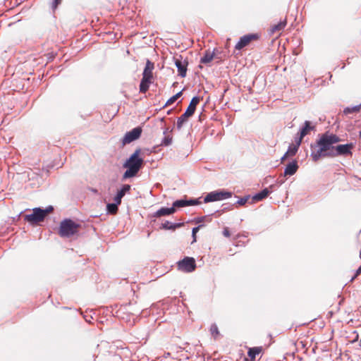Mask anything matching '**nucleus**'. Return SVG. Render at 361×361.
Masks as SVG:
<instances>
[{
  "instance_id": "obj_20",
  "label": "nucleus",
  "mask_w": 361,
  "mask_h": 361,
  "mask_svg": "<svg viewBox=\"0 0 361 361\" xmlns=\"http://www.w3.org/2000/svg\"><path fill=\"white\" fill-rule=\"evenodd\" d=\"M175 212H176V209L173 207L171 208L162 207L155 213L154 216L160 217L162 216L170 215V214H173Z\"/></svg>"
},
{
  "instance_id": "obj_28",
  "label": "nucleus",
  "mask_w": 361,
  "mask_h": 361,
  "mask_svg": "<svg viewBox=\"0 0 361 361\" xmlns=\"http://www.w3.org/2000/svg\"><path fill=\"white\" fill-rule=\"evenodd\" d=\"M172 140H173L172 136H171L169 135H166L161 142V145H164V146L170 145L172 143Z\"/></svg>"
},
{
  "instance_id": "obj_14",
  "label": "nucleus",
  "mask_w": 361,
  "mask_h": 361,
  "mask_svg": "<svg viewBox=\"0 0 361 361\" xmlns=\"http://www.w3.org/2000/svg\"><path fill=\"white\" fill-rule=\"evenodd\" d=\"M298 169V162L296 161H293L291 163L288 164L284 171V176H293L294 175Z\"/></svg>"
},
{
  "instance_id": "obj_36",
  "label": "nucleus",
  "mask_w": 361,
  "mask_h": 361,
  "mask_svg": "<svg viewBox=\"0 0 361 361\" xmlns=\"http://www.w3.org/2000/svg\"><path fill=\"white\" fill-rule=\"evenodd\" d=\"M360 137L361 138V130L360 131Z\"/></svg>"
},
{
  "instance_id": "obj_25",
  "label": "nucleus",
  "mask_w": 361,
  "mask_h": 361,
  "mask_svg": "<svg viewBox=\"0 0 361 361\" xmlns=\"http://www.w3.org/2000/svg\"><path fill=\"white\" fill-rule=\"evenodd\" d=\"M209 331L214 339H216L220 336L219 328L216 324H212L211 325Z\"/></svg>"
},
{
  "instance_id": "obj_23",
  "label": "nucleus",
  "mask_w": 361,
  "mask_h": 361,
  "mask_svg": "<svg viewBox=\"0 0 361 361\" xmlns=\"http://www.w3.org/2000/svg\"><path fill=\"white\" fill-rule=\"evenodd\" d=\"M269 193V190L267 188H265L263 190H262L260 192L256 194L253 197V200L255 201L262 200L263 199H264L265 197H267L268 196Z\"/></svg>"
},
{
  "instance_id": "obj_4",
  "label": "nucleus",
  "mask_w": 361,
  "mask_h": 361,
  "mask_svg": "<svg viewBox=\"0 0 361 361\" xmlns=\"http://www.w3.org/2000/svg\"><path fill=\"white\" fill-rule=\"evenodd\" d=\"M53 211V207L51 206L48 207L45 209H42L40 208H35L32 210V213L30 214H26L24 216V219L26 221L30 224H37L44 221L46 216L51 213Z\"/></svg>"
},
{
  "instance_id": "obj_12",
  "label": "nucleus",
  "mask_w": 361,
  "mask_h": 361,
  "mask_svg": "<svg viewBox=\"0 0 361 361\" xmlns=\"http://www.w3.org/2000/svg\"><path fill=\"white\" fill-rule=\"evenodd\" d=\"M287 24L286 19L281 20L277 24L273 25L270 28V33L271 35H276L277 36L281 35V31L284 29Z\"/></svg>"
},
{
  "instance_id": "obj_8",
  "label": "nucleus",
  "mask_w": 361,
  "mask_h": 361,
  "mask_svg": "<svg viewBox=\"0 0 361 361\" xmlns=\"http://www.w3.org/2000/svg\"><path fill=\"white\" fill-rule=\"evenodd\" d=\"M232 196L231 192L226 191H214L206 195L204 197V202H214L228 199Z\"/></svg>"
},
{
  "instance_id": "obj_26",
  "label": "nucleus",
  "mask_w": 361,
  "mask_h": 361,
  "mask_svg": "<svg viewBox=\"0 0 361 361\" xmlns=\"http://www.w3.org/2000/svg\"><path fill=\"white\" fill-rule=\"evenodd\" d=\"M119 204L117 202L108 204L106 206L108 212L111 214H116L118 212V205Z\"/></svg>"
},
{
  "instance_id": "obj_31",
  "label": "nucleus",
  "mask_w": 361,
  "mask_h": 361,
  "mask_svg": "<svg viewBox=\"0 0 361 361\" xmlns=\"http://www.w3.org/2000/svg\"><path fill=\"white\" fill-rule=\"evenodd\" d=\"M203 226L202 225H200L197 227H195L192 228V238H193V240H192V243H195L196 242V234L198 232V231L200 230V228L201 227H202Z\"/></svg>"
},
{
  "instance_id": "obj_19",
  "label": "nucleus",
  "mask_w": 361,
  "mask_h": 361,
  "mask_svg": "<svg viewBox=\"0 0 361 361\" xmlns=\"http://www.w3.org/2000/svg\"><path fill=\"white\" fill-rule=\"evenodd\" d=\"M153 82L154 81L142 77L140 84V92L145 93L149 90V85Z\"/></svg>"
},
{
  "instance_id": "obj_5",
  "label": "nucleus",
  "mask_w": 361,
  "mask_h": 361,
  "mask_svg": "<svg viewBox=\"0 0 361 361\" xmlns=\"http://www.w3.org/2000/svg\"><path fill=\"white\" fill-rule=\"evenodd\" d=\"M200 101V99L199 97H194L191 99L189 106H188L185 113L177 119L176 126L178 130L183 127V124L188 121V118L194 114L196 106L199 104Z\"/></svg>"
},
{
  "instance_id": "obj_9",
  "label": "nucleus",
  "mask_w": 361,
  "mask_h": 361,
  "mask_svg": "<svg viewBox=\"0 0 361 361\" xmlns=\"http://www.w3.org/2000/svg\"><path fill=\"white\" fill-rule=\"evenodd\" d=\"M142 132V130L141 127H136L130 131L127 132L122 140L123 145H125L137 140L140 137Z\"/></svg>"
},
{
  "instance_id": "obj_35",
  "label": "nucleus",
  "mask_w": 361,
  "mask_h": 361,
  "mask_svg": "<svg viewBox=\"0 0 361 361\" xmlns=\"http://www.w3.org/2000/svg\"><path fill=\"white\" fill-rule=\"evenodd\" d=\"M223 234L225 237H227V238L230 237L231 234H230V232H229L228 228H224V230L223 231Z\"/></svg>"
},
{
  "instance_id": "obj_16",
  "label": "nucleus",
  "mask_w": 361,
  "mask_h": 361,
  "mask_svg": "<svg viewBox=\"0 0 361 361\" xmlns=\"http://www.w3.org/2000/svg\"><path fill=\"white\" fill-rule=\"evenodd\" d=\"M262 352L263 348L262 346L250 348L247 351V356L250 361H255L256 356L259 355Z\"/></svg>"
},
{
  "instance_id": "obj_3",
  "label": "nucleus",
  "mask_w": 361,
  "mask_h": 361,
  "mask_svg": "<svg viewBox=\"0 0 361 361\" xmlns=\"http://www.w3.org/2000/svg\"><path fill=\"white\" fill-rule=\"evenodd\" d=\"M80 225L71 219H65L60 224L59 235L62 238H70L78 232Z\"/></svg>"
},
{
  "instance_id": "obj_2",
  "label": "nucleus",
  "mask_w": 361,
  "mask_h": 361,
  "mask_svg": "<svg viewBox=\"0 0 361 361\" xmlns=\"http://www.w3.org/2000/svg\"><path fill=\"white\" fill-rule=\"evenodd\" d=\"M140 154V149H136L123 164V167L127 169L123 175V179L135 177L142 168L144 160Z\"/></svg>"
},
{
  "instance_id": "obj_6",
  "label": "nucleus",
  "mask_w": 361,
  "mask_h": 361,
  "mask_svg": "<svg viewBox=\"0 0 361 361\" xmlns=\"http://www.w3.org/2000/svg\"><path fill=\"white\" fill-rule=\"evenodd\" d=\"M177 267L179 271L183 272H192L196 269L195 259L193 257H185L182 260L178 262Z\"/></svg>"
},
{
  "instance_id": "obj_18",
  "label": "nucleus",
  "mask_w": 361,
  "mask_h": 361,
  "mask_svg": "<svg viewBox=\"0 0 361 361\" xmlns=\"http://www.w3.org/2000/svg\"><path fill=\"white\" fill-rule=\"evenodd\" d=\"M130 190V185L126 184L123 185L121 190H120L116 195L114 197V200L115 202H117V204L121 203V199L122 197L126 195L127 192H128Z\"/></svg>"
},
{
  "instance_id": "obj_33",
  "label": "nucleus",
  "mask_w": 361,
  "mask_h": 361,
  "mask_svg": "<svg viewBox=\"0 0 361 361\" xmlns=\"http://www.w3.org/2000/svg\"><path fill=\"white\" fill-rule=\"evenodd\" d=\"M247 198H241L237 202V203L240 205H244L247 202Z\"/></svg>"
},
{
  "instance_id": "obj_1",
  "label": "nucleus",
  "mask_w": 361,
  "mask_h": 361,
  "mask_svg": "<svg viewBox=\"0 0 361 361\" xmlns=\"http://www.w3.org/2000/svg\"><path fill=\"white\" fill-rule=\"evenodd\" d=\"M340 142V138L334 134L324 133L317 142V149L312 150L311 157L314 161H319L322 157H335L334 144Z\"/></svg>"
},
{
  "instance_id": "obj_30",
  "label": "nucleus",
  "mask_w": 361,
  "mask_h": 361,
  "mask_svg": "<svg viewBox=\"0 0 361 361\" xmlns=\"http://www.w3.org/2000/svg\"><path fill=\"white\" fill-rule=\"evenodd\" d=\"M212 219L209 218V216H204L201 217H197L195 219V223L200 224L202 222H204V221H211Z\"/></svg>"
},
{
  "instance_id": "obj_7",
  "label": "nucleus",
  "mask_w": 361,
  "mask_h": 361,
  "mask_svg": "<svg viewBox=\"0 0 361 361\" xmlns=\"http://www.w3.org/2000/svg\"><path fill=\"white\" fill-rule=\"evenodd\" d=\"M259 37L260 35L257 33H252L243 35L240 38V40L235 44V48L237 50H240L244 47L250 45L252 42L258 40Z\"/></svg>"
},
{
  "instance_id": "obj_11",
  "label": "nucleus",
  "mask_w": 361,
  "mask_h": 361,
  "mask_svg": "<svg viewBox=\"0 0 361 361\" xmlns=\"http://www.w3.org/2000/svg\"><path fill=\"white\" fill-rule=\"evenodd\" d=\"M154 68V63H152L149 60H147L146 62L145 69L142 73V77L154 81V76H153Z\"/></svg>"
},
{
  "instance_id": "obj_15",
  "label": "nucleus",
  "mask_w": 361,
  "mask_h": 361,
  "mask_svg": "<svg viewBox=\"0 0 361 361\" xmlns=\"http://www.w3.org/2000/svg\"><path fill=\"white\" fill-rule=\"evenodd\" d=\"M199 203V202L196 200H176L173 203V207H184L186 206L190 205H196Z\"/></svg>"
},
{
  "instance_id": "obj_29",
  "label": "nucleus",
  "mask_w": 361,
  "mask_h": 361,
  "mask_svg": "<svg viewBox=\"0 0 361 361\" xmlns=\"http://www.w3.org/2000/svg\"><path fill=\"white\" fill-rule=\"evenodd\" d=\"M360 109V107L359 106H355L352 107V108L348 107V108L344 109L343 112L345 114H352V113H354V112L359 111Z\"/></svg>"
},
{
  "instance_id": "obj_21",
  "label": "nucleus",
  "mask_w": 361,
  "mask_h": 361,
  "mask_svg": "<svg viewBox=\"0 0 361 361\" xmlns=\"http://www.w3.org/2000/svg\"><path fill=\"white\" fill-rule=\"evenodd\" d=\"M312 128L310 127V123L309 121H305V126L301 129L300 130V141H301V140L306 135L309 133L310 130L312 129ZM300 145V143H298V145Z\"/></svg>"
},
{
  "instance_id": "obj_17",
  "label": "nucleus",
  "mask_w": 361,
  "mask_h": 361,
  "mask_svg": "<svg viewBox=\"0 0 361 361\" xmlns=\"http://www.w3.org/2000/svg\"><path fill=\"white\" fill-rule=\"evenodd\" d=\"M216 49H214L212 51L207 50L204 55L201 58L200 63L207 64L209 63L215 57Z\"/></svg>"
},
{
  "instance_id": "obj_34",
  "label": "nucleus",
  "mask_w": 361,
  "mask_h": 361,
  "mask_svg": "<svg viewBox=\"0 0 361 361\" xmlns=\"http://www.w3.org/2000/svg\"><path fill=\"white\" fill-rule=\"evenodd\" d=\"M361 274V266L357 269L355 276L352 278L351 281H353L357 276Z\"/></svg>"
},
{
  "instance_id": "obj_32",
  "label": "nucleus",
  "mask_w": 361,
  "mask_h": 361,
  "mask_svg": "<svg viewBox=\"0 0 361 361\" xmlns=\"http://www.w3.org/2000/svg\"><path fill=\"white\" fill-rule=\"evenodd\" d=\"M61 0H54L52 2V8L56 9L59 4H60Z\"/></svg>"
},
{
  "instance_id": "obj_22",
  "label": "nucleus",
  "mask_w": 361,
  "mask_h": 361,
  "mask_svg": "<svg viewBox=\"0 0 361 361\" xmlns=\"http://www.w3.org/2000/svg\"><path fill=\"white\" fill-rule=\"evenodd\" d=\"M298 146H290L286 153L284 154V156L281 158V162H283V161L289 156H294L297 151H298Z\"/></svg>"
},
{
  "instance_id": "obj_13",
  "label": "nucleus",
  "mask_w": 361,
  "mask_h": 361,
  "mask_svg": "<svg viewBox=\"0 0 361 361\" xmlns=\"http://www.w3.org/2000/svg\"><path fill=\"white\" fill-rule=\"evenodd\" d=\"M175 64L178 68L179 75H180L183 78L185 77L186 75V72H187L188 62L185 61H183L180 59H176V61H175Z\"/></svg>"
},
{
  "instance_id": "obj_27",
  "label": "nucleus",
  "mask_w": 361,
  "mask_h": 361,
  "mask_svg": "<svg viewBox=\"0 0 361 361\" xmlns=\"http://www.w3.org/2000/svg\"><path fill=\"white\" fill-rule=\"evenodd\" d=\"M182 95V91L178 92L171 98H169L166 102L165 106H170L173 104L180 96Z\"/></svg>"
},
{
  "instance_id": "obj_10",
  "label": "nucleus",
  "mask_w": 361,
  "mask_h": 361,
  "mask_svg": "<svg viewBox=\"0 0 361 361\" xmlns=\"http://www.w3.org/2000/svg\"><path fill=\"white\" fill-rule=\"evenodd\" d=\"M353 147L354 145L352 143L337 145L335 147L336 157L338 155H351V150Z\"/></svg>"
},
{
  "instance_id": "obj_24",
  "label": "nucleus",
  "mask_w": 361,
  "mask_h": 361,
  "mask_svg": "<svg viewBox=\"0 0 361 361\" xmlns=\"http://www.w3.org/2000/svg\"><path fill=\"white\" fill-rule=\"evenodd\" d=\"M183 225V224H173L169 221H166L162 224V228L166 230H173L174 231L176 228H179Z\"/></svg>"
}]
</instances>
